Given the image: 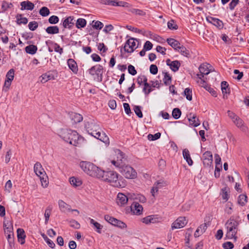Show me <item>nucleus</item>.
Wrapping results in <instances>:
<instances>
[{
    "label": "nucleus",
    "mask_w": 249,
    "mask_h": 249,
    "mask_svg": "<svg viewBox=\"0 0 249 249\" xmlns=\"http://www.w3.org/2000/svg\"><path fill=\"white\" fill-rule=\"evenodd\" d=\"M224 249H232L234 247L233 244L231 242H227L223 244Z\"/></svg>",
    "instance_id": "64"
},
{
    "label": "nucleus",
    "mask_w": 249,
    "mask_h": 249,
    "mask_svg": "<svg viewBox=\"0 0 249 249\" xmlns=\"http://www.w3.org/2000/svg\"><path fill=\"white\" fill-rule=\"evenodd\" d=\"M95 138L99 140L100 141L104 142L105 143H109V139L108 137L106 135L105 133H101L100 131L97 132L95 133V135L94 136Z\"/></svg>",
    "instance_id": "23"
},
{
    "label": "nucleus",
    "mask_w": 249,
    "mask_h": 249,
    "mask_svg": "<svg viewBox=\"0 0 249 249\" xmlns=\"http://www.w3.org/2000/svg\"><path fill=\"white\" fill-rule=\"evenodd\" d=\"M38 26V23L35 21L30 22L28 24L29 28L31 31L36 30Z\"/></svg>",
    "instance_id": "60"
},
{
    "label": "nucleus",
    "mask_w": 249,
    "mask_h": 249,
    "mask_svg": "<svg viewBox=\"0 0 249 249\" xmlns=\"http://www.w3.org/2000/svg\"><path fill=\"white\" fill-rule=\"evenodd\" d=\"M221 90L222 91L223 94H224V97L226 94H229L230 92V89L229 88V84L226 81H222L221 83Z\"/></svg>",
    "instance_id": "35"
},
{
    "label": "nucleus",
    "mask_w": 249,
    "mask_h": 249,
    "mask_svg": "<svg viewBox=\"0 0 249 249\" xmlns=\"http://www.w3.org/2000/svg\"><path fill=\"white\" fill-rule=\"evenodd\" d=\"M59 136L65 142L74 146L79 144V142L83 140L75 130L71 129H63L60 132Z\"/></svg>",
    "instance_id": "2"
},
{
    "label": "nucleus",
    "mask_w": 249,
    "mask_h": 249,
    "mask_svg": "<svg viewBox=\"0 0 249 249\" xmlns=\"http://www.w3.org/2000/svg\"><path fill=\"white\" fill-rule=\"evenodd\" d=\"M45 30L48 34L52 35L58 34L59 31L57 26H49Z\"/></svg>",
    "instance_id": "37"
},
{
    "label": "nucleus",
    "mask_w": 249,
    "mask_h": 249,
    "mask_svg": "<svg viewBox=\"0 0 249 249\" xmlns=\"http://www.w3.org/2000/svg\"><path fill=\"white\" fill-rule=\"evenodd\" d=\"M199 80H197V82L199 84L200 86L204 88L205 89L207 88V86L209 85L206 83V82L202 78L203 77L199 76L198 77Z\"/></svg>",
    "instance_id": "55"
},
{
    "label": "nucleus",
    "mask_w": 249,
    "mask_h": 249,
    "mask_svg": "<svg viewBox=\"0 0 249 249\" xmlns=\"http://www.w3.org/2000/svg\"><path fill=\"white\" fill-rule=\"evenodd\" d=\"M115 6L130 8L131 7V5L129 3L124 1H117L116 0Z\"/></svg>",
    "instance_id": "48"
},
{
    "label": "nucleus",
    "mask_w": 249,
    "mask_h": 249,
    "mask_svg": "<svg viewBox=\"0 0 249 249\" xmlns=\"http://www.w3.org/2000/svg\"><path fill=\"white\" fill-rule=\"evenodd\" d=\"M100 2L103 4L115 6L116 0H100Z\"/></svg>",
    "instance_id": "59"
},
{
    "label": "nucleus",
    "mask_w": 249,
    "mask_h": 249,
    "mask_svg": "<svg viewBox=\"0 0 249 249\" xmlns=\"http://www.w3.org/2000/svg\"><path fill=\"white\" fill-rule=\"evenodd\" d=\"M138 41V40L135 39L134 38H130L128 39L125 42L124 49V51L125 52L128 53H131L134 52V50L136 49L137 47H135L136 46V42Z\"/></svg>",
    "instance_id": "7"
},
{
    "label": "nucleus",
    "mask_w": 249,
    "mask_h": 249,
    "mask_svg": "<svg viewBox=\"0 0 249 249\" xmlns=\"http://www.w3.org/2000/svg\"><path fill=\"white\" fill-rule=\"evenodd\" d=\"M202 160L205 167H211L213 164V154L211 151H207L202 155Z\"/></svg>",
    "instance_id": "8"
},
{
    "label": "nucleus",
    "mask_w": 249,
    "mask_h": 249,
    "mask_svg": "<svg viewBox=\"0 0 249 249\" xmlns=\"http://www.w3.org/2000/svg\"><path fill=\"white\" fill-rule=\"evenodd\" d=\"M13 6V5L11 3H9L5 1L2 2L1 8L4 10L5 11L7 9L10 8Z\"/></svg>",
    "instance_id": "63"
},
{
    "label": "nucleus",
    "mask_w": 249,
    "mask_h": 249,
    "mask_svg": "<svg viewBox=\"0 0 249 249\" xmlns=\"http://www.w3.org/2000/svg\"><path fill=\"white\" fill-rule=\"evenodd\" d=\"M89 219L90 220V224H92L93 226V228L98 233H101V230L103 229V226L98 222L95 221L94 219H91L90 218H89Z\"/></svg>",
    "instance_id": "33"
},
{
    "label": "nucleus",
    "mask_w": 249,
    "mask_h": 249,
    "mask_svg": "<svg viewBox=\"0 0 249 249\" xmlns=\"http://www.w3.org/2000/svg\"><path fill=\"white\" fill-rule=\"evenodd\" d=\"M100 178L109 182L111 185L115 187L123 188L125 186V183L122 180L121 177L119 178V174L114 171L103 170Z\"/></svg>",
    "instance_id": "1"
},
{
    "label": "nucleus",
    "mask_w": 249,
    "mask_h": 249,
    "mask_svg": "<svg viewBox=\"0 0 249 249\" xmlns=\"http://www.w3.org/2000/svg\"><path fill=\"white\" fill-rule=\"evenodd\" d=\"M71 184L74 187L80 186L82 184L81 180L74 177H71L69 179Z\"/></svg>",
    "instance_id": "34"
},
{
    "label": "nucleus",
    "mask_w": 249,
    "mask_h": 249,
    "mask_svg": "<svg viewBox=\"0 0 249 249\" xmlns=\"http://www.w3.org/2000/svg\"><path fill=\"white\" fill-rule=\"evenodd\" d=\"M85 128L88 133L93 137L95 136V133L100 131L99 125L92 120L85 122Z\"/></svg>",
    "instance_id": "6"
},
{
    "label": "nucleus",
    "mask_w": 249,
    "mask_h": 249,
    "mask_svg": "<svg viewBox=\"0 0 249 249\" xmlns=\"http://www.w3.org/2000/svg\"><path fill=\"white\" fill-rule=\"evenodd\" d=\"M48 21L52 24H56L59 22V18L56 16H52L49 18Z\"/></svg>",
    "instance_id": "58"
},
{
    "label": "nucleus",
    "mask_w": 249,
    "mask_h": 249,
    "mask_svg": "<svg viewBox=\"0 0 249 249\" xmlns=\"http://www.w3.org/2000/svg\"><path fill=\"white\" fill-rule=\"evenodd\" d=\"M70 117L71 120L75 124L80 123L83 120L82 116L80 114L75 112H71L70 113Z\"/></svg>",
    "instance_id": "29"
},
{
    "label": "nucleus",
    "mask_w": 249,
    "mask_h": 249,
    "mask_svg": "<svg viewBox=\"0 0 249 249\" xmlns=\"http://www.w3.org/2000/svg\"><path fill=\"white\" fill-rule=\"evenodd\" d=\"M96 71V75L98 77H100L101 80H102L103 76V67L100 65H95Z\"/></svg>",
    "instance_id": "44"
},
{
    "label": "nucleus",
    "mask_w": 249,
    "mask_h": 249,
    "mask_svg": "<svg viewBox=\"0 0 249 249\" xmlns=\"http://www.w3.org/2000/svg\"><path fill=\"white\" fill-rule=\"evenodd\" d=\"M14 70L13 69H11L7 73V80H6L5 81L4 85L7 86V87H9L10 86L11 83L14 79Z\"/></svg>",
    "instance_id": "22"
},
{
    "label": "nucleus",
    "mask_w": 249,
    "mask_h": 249,
    "mask_svg": "<svg viewBox=\"0 0 249 249\" xmlns=\"http://www.w3.org/2000/svg\"><path fill=\"white\" fill-rule=\"evenodd\" d=\"M41 235L51 248L53 249L55 247V245L53 242L44 233L41 234Z\"/></svg>",
    "instance_id": "45"
},
{
    "label": "nucleus",
    "mask_w": 249,
    "mask_h": 249,
    "mask_svg": "<svg viewBox=\"0 0 249 249\" xmlns=\"http://www.w3.org/2000/svg\"><path fill=\"white\" fill-rule=\"evenodd\" d=\"M128 200V198L127 196L123 193H118L116 202L119 205L124 206L127 203Z\"/></svg>",
    "instance_id": "16"
},
{
    "label": "nucleus",
    "mask_w": 249,
    "mask_h": 249,
    "mask_svg": "<svg viewBox=\"0 0 249 249\" xmlns=\"http://www.w3.org/2000/svg\"><path fill=\"white\" fill-rule=\"evenodd\" d=\"M7 231L5 230V234H7L6 238L7 239L9 245L11 248L14 246V232L13 231V228L11 227L7 228Z\"/></svg>",
    "instance_id": "12"
},
{
    "label": "nucleus",
    "mask_w": 249,
    "mask_h": 249,
    "mask_svg": "<svg viewBox=\"0 0 249 249\" xmlns=\"http://www.w3.org/2000/svg\"><path fill=\"white\" fill-rule=\"evenodd\" d=\"M228 189L227 187H224L222 189V197L223 199L227 201L229 199V195L228 194Z\"/></svg>",
    "instance_id": "56"
},
{
    "label": "nucleus",
    "mask_w": 249,
    "mask_h": 249,
    "mask_svg": "<svg viewBox=\"0 0 249 249\" xmlns=\"http://www.w3.org/2000/svg\"><path fill=\"white\" fill-rule=\"evenodd\" d=\"M34 170L36 174L39 177H41V176H45L46 174L41 164L39 162L35 163Z\"/></svg>",
    "instance_id": "17"
},
{
    "label": "nucleus",
    "mask_w": 249,
    "mask_h": 249,
    "mask_svg": "<svg viewBox=\"0 0 249 249\" xmlns=\"http://www.w3.org/2000/svg\"><path fill=\"white\" fill-rule=\"evenodd\" d=\"M206 19L208 22L212 23L220 29L223 28L224 25L223 22L218 18L212 17H209L207 18Z\"/></svg>",
    "instance_id": "13"
},
{
    "label": "nucleus",
    "mask_w": 249,
    "mask_h": 249,
    "mask_svg": "<svg viewBox=\"0 0 249 249\" xmlns=\"http://www.w3.org/2000/svg\"><path fill=\"white\" fill-rule=\"evenodd\" d=\"M103 26H104L103 23L102 22H101V21H92V26L94 29L100 30L103 28Z\"/></svg>",
    "instance_id": "53"
},
{
    "label": "nucleus",
    "mask_w": 249,
    "mask_h": 249,
    "mask_svg": "<svg viewBox=\"0 0 249 249\" xmlns=\"http://www.w3.org/2000/svg\"><path fill=\"white\" fill-rule=\"evenodd\" d=\"M37 50V47L34 45H30L25 47V51L27 53L34 54Z\"/></svg>",
    "instance_id": "36"
},
{
    "label": "nucleus",
    "mask_w": 249,
    "mask_h": 249,
    "mask_svg": "<svg viewBox=\"0 0 249 249\" xmlns=\"http://www.w3.org/2000/svg\"><path fill=\"white\" fill-rule=\"evenodd\" d=\"M239 223L238 221L234 219L230 218L225 224L227 229L226 238L228 239H234L236 240L237 238L236 236L238 231Z\"/></svg>",
    "instance_id": "4"
},
{
    "label": "nucleus",
    "mask_w": 249,
    "mask_h": 249,
    "mask_svg": "<svg viewBox=\"0 0 249 249\" xmlns=\"http://www.w3.org/2000/svg\"><path fill=\"white\" fill-rule=\"evenodd\" d=\"M117 156V160L121 165H124L123 163L126 160V159L124 157V154L120 150L117 149L115 151Z\"/></svg>",
    "instance_id": "31"
},
{
    "label": "nucleus",
    "mask_w": 249,
    "mask_h": 249,
    "mask_svg": "<svg viewBox=\"0 0 249 249\" xmlns=\"http://www.w3.org/2000/svg\"><path fill=\"white\" fill-rule=\"evenodd\" d=\"M247 198L248 197L246 195H239L238 198V203L242 206L245 205L247 202Z\"/></svg>",
    "instance_id": "39"
},
{
    "label": "nucleus",
    "mask_w": 249,
    "mask_h": 249,
    "mask_svg": "<svg viewBox=\"0 0 249 249\" xmlns=\"http://www.w3.org/2000/svg\"><path fill=\"white\" fill-rule=\"evenodd\" d=\"M68 65L74 73H77L78 72V67L77 63L73 59L70 58L67 61Z\"/></svg>",
    "instance_id": "25"
},
{
    "label": "nucleus",
    "mask_w": 249,
    "mask_h": 249,
    "mask_svg": "<svg viewBox=\"0 0 249 249\" xmlns=\"http://www.w3.org/2000/svg\"><path fill=\"white\" fill-rule=\"evenodd\" d=\"M183 157L188 163V165L191 166L193 164V161L191 158L189 151L187 149H184L182 152Z\"/></svg>",
    "instance_id": "32"
},
{
    "label": "nucleus",
    "mask_w": 249,
    "mask_h": 249,
    "mask_svg": "<svg viewBox=\"0 0 249 249\" xmlns=\"http://www.w3.org/2000/svg\"><path fill=\"white\" fill-rule=\"evenodd\" d=\"M143 210L142 206L138 202H134L131 206V211L135 214L140 215L142 214Z\"/></svg>",
    "instance_id": "15"
},
{
    "label": "nucleus",
    "mask_w": 249,
    "mask_h": 249,
    "mask_svg": "<svg viewBox=\"0 0 249 249\" xmlns=\"http://www.w3.org/2000/svg\"><path fill=\"white\" fill-rule=\"evenodd\" d=\"M167 185V182L164 179H160L157 181L152 187L151 193L153 196H155V194L157 193L159 189L165 187Z\"/></svg>",
    "instance_id": "9"
},
{
    "label": "nucleus",
    "mask_w": 249,
    "mask_h": 249,
    "mask_svg": "<svg viewBox=\"0 0 249 249\" xmlns=\"http://www.w3.org/2000/svg\"><path fill=\"white\" fill-rule=\"evenodd\" d=\"M184 94L186 96V99L189 101L192 99V90L190 88H186L184 91Z\"/></svg>",
    "instance_id": "50"
},
{
    "label": "nucleus",
    "mask_w": 249,
    "mask_h": 249,
    "mask_svg": "<svg viewBox=\"0 0 249 249\" xmlns=\"http://www.w3.org/2000/svg\"><path fill=\"white\" fill-rule=\"evenodd\" d=\"M119 172L125 178L129 179L135 178L137 177V172L130 166L123 165L119 169Z\"/></svg>",
    "instance_id": "5"
},
{
    "label": "nucleus",
    "mask_w": 249,
    "mask_h": 249,
    "mask_svg": "<svg viewBox=\"0 0 249 249\" xmlns=\"http://www.w3.org/2000/svg\"><path fill=\"white\" fill-rule=\"evenodd\" d=\"M142 107L139 106H135L134 107V111L136 115L140 118H142L143 116L142 113L141 111Z\"/></svg>",
    "instance_id": "49"
},
{
    "label": "nucleus",
    "mask_w": 249,
    "mask_h": 249,
    "mask_svg": "<svg viewBox=\"0 0 249 249\" xmlns=\"http://www.w3.org/2000/svg\"><path fill=\"white\" fill-rule=\"evenodd\" d=\"M80 166L86 173L89 176L98 178H101V173H103V170L94 164L87 161H81L80 163Z\"/></svg>",
    "instance_id": "3"
},
{
    "label": "nucleus",
    "mask_w": 249,
    "mask_h": 249,
    "mask_svg": "<svg viewBox=\"0 0 249 249\" xmlns=\"http://www.w3.org/2000/svg\"><path fill=\"white\" fill-rule=\"evenodd\" d=\"M233 123L242 131L246 132L247 130V126L245 125L244 121L239 117L236 118L235 120H233Z\"/></svg>",
    "instance_id": "19"
},
{
    "label": "nucleus",
    "mask_w": 249,
    "mask_h": 249,
    "mask_svg": "<svg viewBox=\"0 0 249 249\" xmlns=\"http://www.w3.org/2000/svg\"><path fill=\"white\" fill-rule=\"evenodd\" d=\"M178 51L183 56L189 57L190 56V52L185 47L181 45Z\"/></svg>",
    "instance_id": "42"
},
{
    "label": "nucleus",
    "mask_w": 249,
    "mask_h": 249,
    "mask_svg": "<svg viewBox=\"0 0 249 249\" xmlns=\"http://www.w3.org/2000/svg\"><path fill=\"white\" fill-rule=\"evenodd\" d=\"M167 42L169 45H170L172 48H173L176 50H178V49H179V48L181 46L180 43L179 42V41L174 38H167Z\"/></svg>",
    "instance_id": "30"
},
{
    "label": "nucleus",
    "mask_w": 249,
    "mask_h": 249,
    "mask_svg": "<svg viewBox=\"0 0 249 249\" xmlns=\"http://www.w3.org/2000/svg\"><path fill=\"white\" fill-rule=\"evenodd\" d=\"M128 11L132 14L141 16H144L146 14V13L144 11L136 8H130L128 9Z\"/></svg>",
    "instance_id": "40"
},
{
    "label": "nucleus",
    "mask_w": 249,
    "mask_h": 249,
    "mask_svg": "<svg viewBox=\"0 0 249 249\" xmlns=\"http://www.w3.org/2000/svg\"><path fill=\"white\" fill-rule=\"evenodd\" d=\"M134 196L133 198L139 200L140 202L144 203L146 202V199L145 197L142 195H134Z\"/></svg>",
    "instance_id": "57"
},
{
    "label": "nucleus",
    "mask_w": 249,
    "mask_h": 249,
    "mask_svg": "<svg viewBox=\"0 0 249 249\" xmlns=\"http://www.w3.org/2000/svg\"><path fill=\"white\" fill-rule=\"evenodd\" d=\"M21 10H32L35 7L33 3L30 1H23L20 2Z\"/></svg>",
    "instance_id": "20"
},
{
    "label": "nucleus",
    "mask_w": 249,
    "mask_h": 249,
    "mask_svg": "<svg viewBox=\"0 0 249 249\" xmlns=\"http://www.w3.org/2000/svg\"><path fill=\"white\" fill-rule=\"evenodd\" d=\"M188 121H189L190 124L194 127L198 126L200 124L199 120L196 117V115L192 113H190L189 114Z\"/></svg>",
    "instance_id": "21"
},
{
    "label": "nucleus",
    "mask_w": 249,
    "mask_h": 249,
    "mask_svg": "<svg viewBox=\"0 0 249 249\" xmlns=\"http://www.w3.org/2000/svg\"><path fill=\"white\" fill-rule=\"evenodd\" d=\"M160 136L161 134L160 132H158L154 135L149 134L147 136V138L150 141H155L159 139Z\"/></svg>",
    "instance_id": "54"
},
{
    "label": "nucleus",
    "mask_w": 249,
    "mask_h": 249,
    "mask_svg": "<svg viewBox=\"0 0 249 249\" xmlns=\"http://www.w3.org/2000/svg\"><path fill=\"white\" fill-rule=\"evenodd\" d=\"M167 65L170 67V68L174 72L177 71L180 66V63L178 60L171 61L170 59H168L166 61Z\"/></svg>",
    "instance_id": "14"
},
{
    "label": "nucleus",
    "mask_w": 249,
    "mask_h": 249,
    "mask_svg": "<svg viewBox=\"0 0 249 249\" xmlns=\"http://www.w3.org/2000/svg\"><path fill=\"white\" fill-rule=\"evenodd\" d=\"M52 208L51 206H48L45 210L44 216L45 217V223H47L49 219V217L51 213Z\"/></svg>",
    "instance_id": "51"
},
{
    "label": "nucleus",
    "mask_w": 249,
    "mask_h": 249,
    "mask_svg": "<svg viewBox=\"0 0 249 249\" xmlns=\"http://www.w3.org/2000/svg\"><path fill=\"white\" fill-rule=\"evenodd\" d=\"M54 50L55 52L58 53L60 54H62L63 53L62 48H61L60 45L56 43H54Z\"/></svg>",
    "instance_id": "61"
},
{
    "label": "nucleus",
    "mask_w": 249,
    "mask_h": 249,
    "mask_svg": "<svg viewBox=\"0 0 249 249\" xmlns=\"http://www.w3.org/2000/svg\"><path fill=\"white\" fill-rule=\"evenodd\" d=\"M163 73L164 74V78L163 79V83L166 86H168L171 83L172 77L167 72H163Z\"/></svg>",
    "instance_id": "38"
},
{
    "label": "nucleus",
    "mask_w": 249,
    "mask_h": 249,
    "mask_svg": "<svg viewBox=\"0 0 249 249\" xmlns=\"http://www.w3.org/2000/svg\"><path fill=\"white\" fill-rule=\"evenodd\" d=\"M39 13L42 17H46L49 15L50 12L47 7H42L39 10Z\"/></svg>",
    "instance_id": "46"
},
{
    "label": "nucleus",
    "mask_w": 249,
    "mask_h": 249,
    "mask_svg": "<svg viewBox=\"0 0 249 249\" xmlns=\"http://www.w3.org/2000/svg\"><path fill=\"white\" fill-rule=\"evenodd\" d=\"M17 231L18 242H20L21 245L24 244L25 243V238L26 237L24 231L22 229L18 228Z\"/></svg>",
    "instance_id": "27"
},
{
    "label": "nucleus",
    "mask_w": 249,
    "mask_h": 249,
    "mask_svg": "<svg viewBox=\"0 0 249 249\" xmlns=\"http://www.w3.org/2000/svg\"><path fill=\"white\" fill-rule=\"evenodd\" d=\"M58 205L60 210L63 213L70 212L71 206L62 200L58 201Z\"/></svg>",
    "instance_id": "24"
},
{
    "label": "nucleus",
    "mask_w": 249,
    "mask_h": 249,
    "mask_svg": "<svg viewBox=\"0 0 249 249\" xmlns=\"http://www.w3.org/2000/svg\"><path fill=\"white\" fill-rule=\"evenodd\" d=\"M74 18L72 17H69L64 19L62 22V25L64 28L71 29L74 24L73 21Z\"/></svg>",
    "instance_id": "18"
},
{
    "label": "nucleus",
    "mask_w": 249,
    "mask_h": 249,
    "mask_svg": "<svg viewBox=\"0 0 249 249\" xmlns=\"http://www.w3.org/2000/svg\"><path fill=\"white\" fill-rule=\"evenodd\" d=\"M200 74H197V76L204 77V75H208L210 73V71L208 69V66L206 64H202L199 67Z\"/></svg>",
    "instance_id": "28"
},
{
    "label": "nucleus",
    "mask_w": 249,
    "mask_h": 249,
    "mask_svg": "<svg viewBox=\"0 0 249 249\" xmlns=\"http://www.w3.org/2000/svg\"><path fill=\"white\" fill-rule=\"evenodd\" d=\"M70 225L71 227L78 229L80 228L79 223L75 220H71L70 221Z\"/></svg>",
    "instance_id": "62"
},
{
    "label": "nucleus",
    "mask_w": 249,
    "mask_h": 249,
    "mask_svg": "<svg viewBox=\"0 0 249 249\" xmlns=\"http://www.w3.org/2000/svg\"><path fill=\"white\" fill-rule=\"evenodd\" d=\"M57 77V73L55 71H48L44 74H43L40 78V82L44 83L50 80H53Z\"/></svg>",
    "instance_id": "11"
},
{
    "label": "nucleus",
    "mask_w": 249,
    "mask_h": 249,
    "mask_svg": "<svg viewBox=\"0 0 249 249\" xmlns=\"http://www.w3.org/2000/svg\"><path fill=\"white\" fill-rule=\"evenodd\" d=\"M181 112L178 108H175L172 111V116L175 119H178L181 116Z\"/></svg>",
    "instance_id": "47"
},
{
    "label": "nucleus",
    "mask_w": 249,
    "mask_h": 249,
    "mask_svg": "<svg viewBox=\"0 0 249 249\" xmlns=\"http://www.w3.org/2000/svg\"><path fill=\"white\" fill-rule=\"evenodd\" d=\"M87 21L84 18H79L77 19L76 23V27L78 28H84L86 26Z\"/></svg>",
    "instance_id": "41"
},
{
    "label": "nucleus",
    "mask_w": 249,
    "mask_h": 249,
    "mask_svg": "<svg viewBox=\"0 0 249 249\" xmlns=\"http://www.w3.org/2000/svg\"><path fill=\"white\" fill-rule=\"evenodd\" d=\"M17 23L19 25L21 24H26L28 22V19L26 18H22V15L19 14L17 16Z\"/></svg>",
    "instance_id": "43"
},
{
    "label": "nucleus",
    "mask_w": 249,
    "mask_h": 249,
    "mask_svg": "<svg viewBox=\"0 0 249 249\" xmlns=\"http://www.w3.org/2000/svg\"><path fill=\"white\" fill-rule=\"evenodd\" d=\"M187 221L185 217H179L175 222H173L172 225V229H179L184 227Z\"/></svg>",
    "instance_id": "10"
},
{
    "label": "nucleus",
    "mask_w": 249,
    "mask_h": 249,
    "mask_svg": "<svg viewBox=\"0 0 249 249\" xmlns=\"http://www.w3.org/2000/svg\"><path fill=\"white\" fill-rule=\"evenodd\" d=\"M142 222L146 224L155 223L158 222V218L153 215H151L142 219Z\"/></svg>",
    "instance_id": "26"
},
{
    "label": "nucleus",
    "mask_w": 249,
    "mask_h": 249,
    "mask_svg": "<svg viewBox=\"0 0 249 249\" xmlns=\"http://www.w3.org/2000/svg\"><path fill=\"white\" fill-rule=\"evenodd\" d=\"M167 26L170 30H177L178 28V26L174 20L169 21L167 23Z\"/></svg>",
    "instance_id": "52"
}]
</instances>
